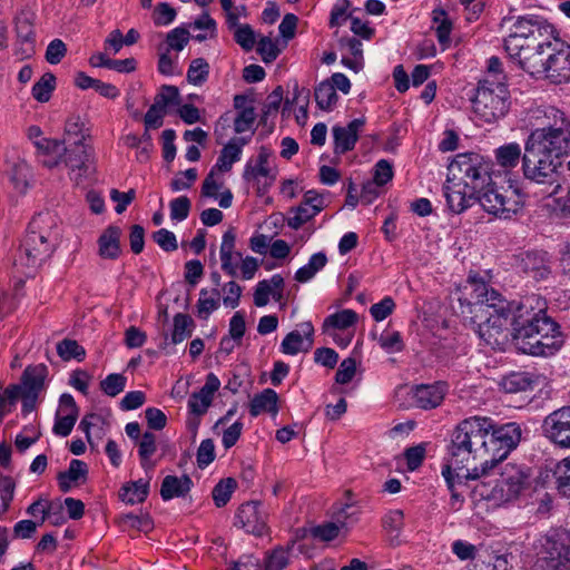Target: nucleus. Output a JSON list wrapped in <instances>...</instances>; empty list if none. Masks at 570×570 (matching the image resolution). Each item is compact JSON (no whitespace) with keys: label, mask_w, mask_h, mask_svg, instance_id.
Returning <instances> with one entry per match:
<instances>
[{"label":"nucleus","mask_w":570,"mask_h":570,"mask_svg":"<svg viewBox=\"0 0 570 570\" xmlns=\"http://www.w3.org/2000/svg\"><path fill=\"white\" fill-rule=\"evenodd\" d=\"M511 318V337L515 347L532 356H550L563 345L560 325L548 315V302L539 294L523 297Z\"/></svg>","instance_id":"nucleus-1"},{"label":"nucleus","mask_w":570,"mask_h":570,"mask_svg":"<svg viewBox=\"0 0 570 570\" xmlns=\"http://www.w3.org/2000/svg\"><path fill=\"white\" fill-rule=\"evenodd\" d=\"M491 164L475 153L459 154L449 166L443 190L449 209L460 214L474 204L490 183Z\"/></svg>","instance_id":"nucleus-2"},{"label":"nucleus","mask_w":570,"mask_h":570,"mask_svg":"<svg viewBox=\"0 0 570 570\" xmlns=\"http://www.w3.org/2000/svg\"><path fill=\"white\" fill-rule=\"evenodd\" d=\"M492 420L487 416H471L462 420L453 430L446 448L445 471L450 469L472 470V465L484 468L488 458V431Z\"/></svg>","instance_id":"nucleus-3"},{"label":"nucleus","mask_w":570,"mask_h":570,"mask_svg":"<svg viewBox=\"0 0 570 570\" xmlns=\"http://www.w3.org/2000/svg\"><path fill=\"white\" fill-rule=\"evenodd\" d=\"M542 132H531L522 156L523 177L529 184L541 187L540 196L556 195L561 188L560 158L566 154H557L543 141Z\"/></svg>","instance_id":"nucleus-4"},{"label":"nucleus","mask_w":570,"mask_h":570,"mask_svg":"<svg viewBox=\"0 0 570 570\" xmlns=\"http://www.w3.org/2000/svg\"><path fill=\"white\" fill-rule=\"evenodd\" d=\"M59 233L55 215L39 213L28 226L27 235L20 246L16 264L35 269L53 254L58 244Z\"/></svg>","instance_id":"nucleus-5"},{"label":"nucleus","mask_w":570,"mask_h":570,"mask_svg":"<svg viewBox=\"0 0 570 570\" xmlns=\"http://www.w3.org/2000/svg\"><path fill=\"white\" fill-rule=\"evenodd\" d=\"M522 431L518 423L510 422L498 425L492 422V429L488 431L487 448L489 450L484 468L472 466L464 475L465 479L487 478L494 471L508 454L517 448L521 440Z\"/></svg>","instance_id":"nucleus-6"},{"label":"nucleus","mask_w":570,"mask_h":570,"mask_svg":"<svg viewBox=\"0 0 570 570\" xmlns=\"http://www.w3.org/2000/svg\"><path fill=\"white\" fill-rule=\"evenodd\" d=\"M519 302L501 303L498 312H479V317H471L472 328L487 345L501 348L511 335V318L515 315Z\"/></svg>","instance_id":"nucleus-7"},{"label":"nucleus","mask_w":570,"mask_h":570,"mask_svg":"<svg viewBox=\"0 0 570 570\" xmlns=\"http://www.w3.org/2000/svg\"><path fill=\"white\" fill-rule=\"evenodd\" d=\"M475 116L484 122H493L503 117L509 109V91L505 85L488 79L480 81L472 98Z\"/></svg>","instance_id":"nucleus-8"},{"label":"nucleus","mask_w":570,"mask_h":570,"mask_svg":"<svg viewBox=\"0 0 570 570\" xmlns=\"http://www.w3.org/2000/svg\"><path fill=\"white\" fill-rule=\"evenodd\" d=\"M570 569V531L554 530L541 539L534 570Z\"/></svg>","instance_id":"nucleus-9"},{"label":"nucleus","mask_w":570,"mask_h":570,"mask_svg":"<svg viewBox=\"0 0 570 570\" xmlns=\"http://www.w3.org/2000/svg\"><path fill=\"white\" fill-rule=\"evenodd\" d=\"M476 202L489 214L504 219L518 214L524 206V202L517 190H500L491 177L489 185L478 195Z\"/></svg>","instance_id":"nucleus-10"},{"label":"nucleus","mask_w":570,"mask_h":570,"mask_svg":"<svg viewBox=\"0 0 570 570\" xmlns=\"http://www.w3.org/2000/svg\"><path fill=\"white\" fill-rule=\"evenodd\" d=\"M552 32V26L538 16L518 17L512 32L504 39L505 50L520 51L522 42L546 39Z\"/></svg>","instance_id":"nucleus-11"},{"label":"nucleus","mask_w":570,"mask_h":570,"mask_svg":"<svg viewBox=\"0 0 570 570\" xmlns=\"http://www.w3.org/2000/svg\"><path fill=\"white\" fill-rule=\"evenodd\" d=\"M547 125L543 128L532 132H542L544 142L557 154L570 153V119L566 114L554 107H549L544 111Z\"/></svg>","instance_id":"nucleus-12"},{"label":"nucleus","mask_w":570,"mask_h":570,"mask_svg":"<svg viewBox=\"0 0 570 570\" xmlns=\"http://www.w3.org/2000/svg\"><path fill=\"white\" fill-rule=\"evenodd\" d=\"M543 77L550 82L560 85L570 81V45L554 39L548 41Z\"/></svg>","instance_id":"nucleus-13"},{"label":"nucleus","mask_w":570,"mask_h":570,"mask_svg":"<svg viewBox=\"0 0 570 570\" xmlns=\"http://www.w3.org/2000/svg\"><path fill=\"white\" fill-rule=\"evenodd\" d=\"M89 147L81 142V138L75 139L72 146H65L62 163L70 169L69 176L77 185L89 175Z\"/></svg>","instance_id":"nucleus-14"},{"label":"nucleus","mask_w":570,"mask_h":570,"mask_svg":"<svg viewBox=\"0 0 570 570\" xmlns=\"http://www.w3.org/2000/svg\"><path fill=\"white\" fill-rule=\"evenodd\" d=\"M544 435L561 448H570V406L549 414L542 424Z\"/></svg>","instance_id":"nucleus-15"},{"label":"nucleus","mask_w":570,"mask_h":570,"mask_svg":"<svg viewBox=\"0 0 570 570\" xmlns=\"http://www.w3.org/2000/svg\"><path fill=\"white\" fill-rule=\"evenodd\" d=\"M47 374L48 368L43 364L28 366L22 373L21 384L9 385L6 389V394L11 401H17L21 392L39 395L43 389Z\"/></svg>","instance_id":"nucleus-16"},{"label":"nucleus","mask_w":570,"mask_h":570,"mask_svg":"<svg viewBox=\"0 0 570 570\" xmlns=\"http://www.w3.org/2000/svg\"><path fill=\"white\" fill-rule=\"evenodd\" d=\"M493 472L494 471L491 472L489 478L493 474ZM487 479L488 476L481 478V481L473 488L474 495L479 497L481 500L492 502L493 505L499 507L512 502L519 498L517 493L512 495H505L507 485H503L502 476L500 474L493 480Z\"/></svg>","instance_id":"nucleus-17"},{"label":"nucleus","mask_w":570,"mask_h":570,"mask_svg":"<svg viewBox=\"0 0 570 570\" xmlns=\"http://www.w3.org/2000/svg\"><path fill=\"white\" fill-rule=\"evenodd\" d=\"M471 297L474 303L471 304V313L479 317V312H498L497 305L501 303H509L502 295L492 287H489L484 282H472Z\"/></svg>","instance_id":"nucleus-18"},{"label":"nucleus","mask_w":570,"mask_h":570,"mask_svg":"<svg viewBox=\"0 0 570 570\" xmlns=\"http://www.w3.org/2000/svg\"><path fill=\"white\" fill-rule=\"evenodd\" d=\"M499 474L502 476L503 485H507L505 495L517 493L520 497L530 487V469L524 465L505 463L500 468Z\"/></svg>","instance_id":"nucleus-19"},{"label":"nucleus","mask_w":570,"mask_h":570,"mask_svg":"<svg viewBox=\"0 0 570 570\" xmlns=\"http://www.w3.org/2000/svg\"><path fill=\"white\" fill-rule=\"evenodd\" d=\"M236 518L248 533L262 535L266 530V514L262 510V503L258 501L242 504Z\"/></svg>","instance_id":"nucleus-20"},{"label":"nucleus","mask_w":570,"mask_h":570,"mask_svg":"<svg viewBox=\"0 0 570 570\" xmlns=\"http://www.w3.org/2000/svg\"><path fill=\"white\" fill-rule=\"evenodd\" d=\"M301 331L289 332L281 344L282 353L286 355H296L299 352H307L313 345L314 326L311 322H304L299 325Z\"/></svg>","instance_id":"nucleus-21"},{"label":"nucleus","mask_w":570,"mask_h":570,"mask_svg":"<svg viewBox=\"0 0 570 570\" xmlns=\"http://www.w3.org/2000/svg\"><path fill=\"white\" fill-rule=\"evenodd\" d=\"M365 125L363 118H356L348 122L347 126H334L332 129L334 138V153L345 154L354 149L358 139V132Z\"/></svg>","instance_id":"nucleus-22"},{"label":"nucleus","mask_w":570,"mask_h":570,"mask_svg":"<svg viewBox=\"0 0 570 570\" xmlns=\"http://www.w3.org/2000/svg\"><path fill=\"white\" fill-rule=\"evenodd\" d=\"M235 245L236 230L230 227L223 234L219 249L222 269L230 277L237 276L238 264L243 257L240 252L235 250Z\"/></svg>","instance_id":"nucleus-23"},{"label":"nucleus","mask_w":570,"mask_h":570,"mask_svg":"<svg viewBox=\"0 0 570 570\" xmlns=\"http://www.w3.org/2000/svg\"><path fill=\"white\" fill-rule=\"evenodd\" d=\"M219 386V379L214 373H209L200 391L193 393L188 401L190 412L198 416L204 415L210 406L214 394L218 391Z\"/></svg>","instance_id":"nucleus-24"},{"label":"nucleus","mask_w":570,"mask_h":570,"mask_svg":"<svg viewBox=\"0 0 570 570\" xmlns=\"http://www.w3.org/2000/svg\"><path fill=\"white\" fill-rule=\"evenodd\" d=\"M445 396V384H422L413 389V402L423 410L438 407Z\"/></svg>","instance_id":"nucleus-25"},{"label":"nucleus","mask_w":570,"mask_h":570,"mask_svg":"<svg viewBox=\"0 0 570 570\" xmlns=\"http://www.w3.org/2000/svg\"><path fill=\"white\" fill-rule=\"evenodd\" d=\"M522 271L537 281L546 279L551 273L550 261L544 252H527L520 262Z\"/></svg>","instance_id":"nucleus-26"},{"label":"nucleus","mask_w":570,"mask_h":570,"mask_svg":"<svg viewBox=\"0 0 570 570\" xmlns=\"http://www.w3.org/2000/svg\"><path fill=\"white\" fill-rule=\"evenodd\" d=\"M121 229L118 226L107 227L98 238V254L104 259H117L121 253Z\"/></svg>","instance_id":"nucleus-27"},{"label":"nucleus","mask_w":570,"mask_h":570,"mask_svg":"<svg viewBox=\"0 0 570 570\" xmlns=\"http://www.w3.org/2000/svg\"><path fill=\"white\" fill-rule=\"evenodd\" d=\"M193 481L187 474L180 478L166 475L161 482L160 497L164 501H169L174 498H184L189 493Z\"/></svg>","instance_id":"nucleus-28"},{"label":"nucleus","mask_w":570,"mask_h":570,"mask_svg":"<svg viewBox=\"0 0 570 570\" xmlns=\"http://www.w3.org/2000/svg\"><path fill=\"white\" fill-rule=\"evenodd\" d=\"M278 395L272 389H265L256 394L249 403V413L256 417L263 412H268L272 415L278 413Z\"/></svg>","instance_id":"nucleus-29"},{"label":"nucleus","mask_w":570,"mask_h":570,"mask_svg":"<svg viewBox=\"0 0 570 570\" xmlns=\"http://www.w3.org/2000/svg\"><path fill=\"white\" fill-rule=\"evenodd\" d=\"M535 385V377L528 372H512L504 376L501 386L507 393H520L532 391Z\"/></svg>","instance_id":"nucleus-30"},{"label":"nucleus","mask_w":570,"mask_h":570,"mask_svg":"<svg viewBox=\"0 0 570 570\" xmlns=\"http://www.w3.org/2000/svg\"><path fill=\"white\" fill-rule=\"evenodd\" d=\"M149 492V481L139 479L137 481L122 485L119 497L129 504L141 503L146 500Z\"/></svg>","instance_id":"nucleus-31"},{"label":"nucleus","mask_w":570,"mask_h":570,"mask_svg":"<svg viewBox=\"0 0 570 570\" xmlns=\"http://www.w3.org/2000/svg\"><path fill=\"white\" fill-rule=\"evenodd\" d=\"M89 62L92 67H105L118 72H131L136 69V60L134 58L114 60L108 58L102 52L92 55L89 59Z\"/></svg>","instance_id":"nucleus-32"},{"label":"nucleus","mask_w":570,"mask_h":570,"mask_svg":"<svg viewBox=\"0 0 570 570\" xmlns=\"http://www.w3.org/2000/svg\"><path fill=\"white\" fill-rule=\"evenodd\" d=\"M219 297L220 294L218 289L214 288L212 291H207L203 288L199 293V298L197 302V316L202 320H207L208 316L218 308L219 306Z\"/></svg>","instance_id":"nucleus-33"},{"label":"nucleus","mask_w":570,"mask_h":570,"mask_svg":"<svg viewBox=\"0 0 570 570\" xmlns=\"http://www.w3.org/2000/svg\"><path fill=\"white\" fill-rule=\"evenodd\" d=\"M315 101L320 109L332 110L338 100L334 85L330 80L322 81L314 90Z\"/></svg>","instance_id":"nucleus-34"},{"label":"nucleus","mask_w":570,"mask_h":570,"mask_svg":"<svg viewBox=\"0 0 570 570\" xmlns=\"http://www.w3.org/2000/svg\"><path fill=\"white\" fill-rule=\"evenodd\" d=\"M194 321L188 314L178 313L174 316V330L170 335V343L176 345L191 336Z\"/></svg>","instance_id":"nucleus-35"},{"label":"nucleus","mask_w":570,"mask_h":570,"mask_svg":"<svg viewBox=\"0 0 570 570\" xmlns=\"http://www.w3.org/2000/svg\"><path fill=\"white\" fill-rule=\"evenodd\" d=\"M116 522L118 523L122 531L134 529L137 531L148 532L154 527L153 521L148 514H121L117 518Z\"/></svg>","instance_id":"nucleus-36"},{"label":"nucleus","mask_w":570,"mask_h":570,"mask_svg":"<svg viewBox=\"0 0 570 570\" xmlns=\"http://www.w3.org/2000/svg\"><path fill=\"white\" fill-rule=\"evenodd\" d=\"M239 158L240 147L236 144L235 139H232L220 150L217 163L213 168L223 173L229 171L233 164L239 160Z\"/></svg>","instance_id":"nucleus-37"},{"label":"nucleus","mask_w":570,"mask_h":570,"mask_svg":"<svg viewBox=\"0 0 570 570\" xmlns=\"http://www.w3.org/2000/svg\"><path fill=\"white\" fill-rule=\"evenodd\" d=\"M327 263V257L323 252L313 254L306 265L298 268L295 273V279L299 283L308 282Z\"/></svg>","instance_id":"nucleus-38"},{"label":"nucleus","mask_w":570,"mask_h":570,"mask_svg":"<svg viewBox=\"0 0 570 570\" xmlns=\"http://www.w3.org/2000/svg\"><path fill=\"white\" fill-rule=\"evenodd\" d=\"M466 474L465 470H458L450 469L449 473L445 471V465L442 469V475L444 476L448 488L451 491V505L455 509H458L455 505L456 503L461 504L463 502V497L455 491L456 484H463L469 479H465L464 475Z\"/></svg>","instance_id":"nucleus-39"},{"label":"nucleus","mask_w":570,"mask_h":570,"mask_svg":"<svg viewBox=\"0 0 570 570\" xmlns=\"http://www.w3.org/2000/svg\"><path fill=\"white\" fill-rule=\"evenodd\" d=\"M547 48L535 50L532 56L524 57L520 66L525 72L534 77H543L546 70Z\"/></svg>","instance_id":"nucleus-40"},{"label":"nucleus","mask_w":570,"mask_h":570,"mask_svg":"<svg viewBox=\"0 0 570 570\" xmlns=\"http://www.w3.org/2000/svg\"><path fill=\"white\" fill-rule=\"evenodd\" d=\"M357 321V314L352 309H343L327 316L324 320L323 328L326 331L328 327L345 330L354 325Z\"/></svg>","instance_id":"nucleus-41"},{"label":"nucleus","mask_w":570,"mask_h":570,"mask_svg":"<svg viewBox=\"0 0 570 570\" xmlns=\"http://www.w3.org/2000/svg\"><path fill=\"white\" fill-rule=\"evenodd\" d=\"M521 157V148L518 144H508L495 150V158L500 166L504 168L515 167Z\"/></svg>","instance_id":"nucleus-42"},{"label":"nucleus","mask_w":570,"mask_h":570,"mask_svg":"<svg viewBox=\"0 0 570 570\" xmlns=\"http://www.w3.org/2000/svg\"><path fill=\"white\" fill-rule=\"evenodd\" d=\"M56 87V77L51 72H46L42 77L33 85L32 96L39 102H47Z\"/></svg>","instance_id":"nucleus-43"},{"label":"nucleus","mask_w":570,"mask_h":570,"mask_svg":"<svg viewBox=\"0 0 570 570\" xmlns=\"http://www.w3.org/2000/svg\"><path fill=\"white\" fill-rule=\"evenodd\" d=\"M237 487V482L233 478L220 480L213 489L212 495L217 508L225 507L229 501L232 493Z\"/></svg>","instance_id":"nucleus-44"},{"label":"nucleus","mask_w":570,"mask_h":570,"mask_svg":"<svg viewBox=\"0 0 570 570\" xmlns=\"http://www.w3.org/2000/svg\"><path fill=\"white\" fill-rule=\"evenodd\" d=\"M291 213L294 215L287 218V225L293 229H298L321 212L315 210L311 205H305V202L302 200L296 208L291 209Z\"/></svg>","instance_id":"nucleus-45"},{"label":"nucleus","mask_w":570,"mask_h":570,"mask_svg":"<svg viewBox=\"0 0 570 570\" xmlns=\"http://www.w3.org/2000/svg\"><path fill=\"white\" fill-rule=\"evenodd\" d=\"M138 453L144 468H154V464H149L151 455L156 452V435L153 432H145L141 439L137 441Z\"/></svg>","instance_id":"nucleus-46"},{"label":"nucleus","mask_w":570,"mask_h":570,"mask_svg":"<svg viewBox=\"0 0 570 570\" xmlns=\"http://www.w3.org/2000/svg\"><path fill=\"white\" fill-rule=\"evenodd\" d=\"M209 75V65L204 58L191 60L187 70V80L195 86L203 85Z\"/></svg>","instance_id":"nucleus-47"},{"label":"nucleus","mask_w":570,"mask_h":570,"mask_svg":"<svg viewBox=\"0 0 570 570\" xmlns=\"http://www.w3.org/2000/svg\"><path fill=\"white\" fill-rule=\"evenodd\" d=\"M57 353L63 361L71 358L82 361L86 356L85 348L75 340L65 338L57 345Z\"/></svg>","instance_id":"nucleus-48"},{"label":"nucleus","mask_w":570,"mask_h":570,"mask_svg":"<svg viewBox=\"0 0 570 570\" xmlns=\"http://www.w3.org/2000/svg\"><path fill=\"white\" fill-rule=\"evenodd\" d=\"M16 31L22 42L35 41L33 18L31 13L21 12L16 18Z\"/></svg>","instance_id":"nucleus-49"},{"label":"nucleus","mask_w":570,"mask_h":570,"mask_svg":"<svg viewBox=\"0 0 570 570\" xmlns=\"http://www.w3.org/2000/svg\"><path fill=\"white\" fill-rule=\"evenodd\" d=\"M283 100V88L281 86L276 87L266 99V102L264 104L262 116H261V125L266 126L268 117L271 115H276L281 102Z\"/></svg>","instance_id":"nucleus-50"},{"label":"nucleus","mask_w":570,"mask_h":570,"mask_svg":"<svg viewBox=\"0 0 570 570\" xmlns=\"http://www.w3.org/2000/svg\"><path fill=\"white\" fill-rule=\"evenodd\" d=\"M168 105H180L179 90L176 86L164 85L155 97L154 106L165 111Z\"/></svg>","instance_id":"nucleus-51"},{"label":"nucleus","mask_w":570,"mask_h":570,"mask_svg":"<svg viewBox=\"0 0 570 570\" xmlns=\"http://www.w3.org/2000/svg\"><path fill=\"white\" fill-rule=\"evenodd\" d=\"M472 570H510V568L507 557L488 554L485 558H478Z\"/></svg>","instance_id":"nucleus-52"},{"label":"nucleus","mask_w":570,"mask_h":570,"mask_svg":"<svg viewBox=\"0 0 570 570\" xmlns=\"http://www.w3.org/2000/svg\"><path fill=\"white\" fill-rule=\"evenodd\" d=\"M558 490L566 497H570V456L560 461L554 470Z\"/></svg>","instance_id":"nucleus-53"},{"label":"nucleus","mask_w":570,"mask_h":570,"mask_svg":"<svg viewBox=\"0 0 570 570\" xmlns=\"http://www.w3.org/2000/svg\"><path fill=\"white\" fill-rule=\"evenodd\" d=\"M127 379L122 374L112 373L100 382L101 391L108 396H116L126 387Z\"/></svg>","instance_id":"nucleus-54"},{"label":"nucleus","mask_w":570,"mask_h":570,"mask_svg":"<svg viewBox=\"0 0 570 570\" xmlns=\"http://www.w3.org/2000/svg\"><path fill=\"white\" fill-rule=\"evenodd\" d=\"M78 138H81V142H85L83 122L79 116H72L66 121L63 142L72 146L73 140Z\"/></svg>","instance_id":"nucleus-55"},{"label":"nucleus","mask_w":570,"mask_h":570,"mask_svg":"<svg viewBox=\"0 0 570 570\" xmlns=\"http://www.w3.org/2000/svg\"><path fill=\"white\" fill-rule=\"evenodd\" d=\"M88 474V466L87 464L81 461L73 459L71 460L69 468L67 471L59 472L57 475V479L67 478L69 481L77 482L82 481L85 482Z\"/></svg>","instance_id":"nucleus-56"},{"label":"nucleus","mask_w":570,"mask_h":570,"mask_svg":"<svg viewBox=\"0 0 570 570\" xmlns=\"http://www.w3.org/2000/svg\"><path fill=\"white\" fill-rule=\"evenodd\" d=\"M548 47V41H546V39H542V40H535L533 42H522V48L520 49V51H511V50H507L509 57L514 60L519 67L522 65V61H523V58L524 57H530L532 56V52H534L535 50H540L542 48H547Z\"/></svg>","instance_id":"nucleus-57"},{"label":"nucleus","mask_w":570,"mask_h":570,"mask_svg":"<svg viewBox=\"0 0 570 570\" xmlns=\"http://www.w3.org/2000/svg\"><path fill=\"white\" fill-rule=\"evenodd\" d=\"M403 520L402 510H392L383 518V527L393 538H399L404 525Z\"/></svg>","instance_id":"nucleus-58"},{"label":"nucleus","mask_w":570,"mask_h":570,"mask_svg":"<svg viewBox=\"0 0 570 570\" xmlns=\"http://www.w3.org/2000/svg\"><path fill=\"white\" fill-rule=\"evenodd\" d=\"M256 120V112L253 106H249L247 109H243L238 111L236 118L234 119V130L236 134H242L247 130H250L254 122Z\"/></svg>","instance_id":"nucleus-59"},{"label":"nucleus","mask_w":570,"mask_h":570,"mask_svg":"<svg viewBox=\"0 0 570 570\" xmlns=\"http://www.w3.org/2000/svg\"><path fill=\"white\" fill-rule=\"evenodd\" d=\"M234 39L245 51L252 50L256 43L255 32L249 24L237 27Z\"/></svg>","instance_id":"nucleus-60"},{"label":"nucleus","mask_w":570,"mask_h":570,"mask_svg":"<svg viewBox=\"0 0 570 570\" xmlns=\"http://www.w3.org/2000/svg\"><path fill=\"white\" fill-rule=\"evenodd\" d=\"M190 206L191 204L187 196H180L173 199L169 204L170 218L178 222L186 219L189 215Z\"/></svg>","instance_id":"nucleus-61"},{"label":"nucleus","mask_w":570,"mask_h":570,"mask_svg":"<svg viewBox=\"0 0 570 570\" xmlns=\"http://www.w3.org/2000/svg\"><path fill=\"white\" fill-rule=\"evenodd\" d=\"M287 564L288 552L283 548H276L267 556L264 570H283Z\"/></svg>","instance_id":"nucleus-62"},{"label":"nucleus","mask_w":570,"mask_h":570,"mask_svg":"<svg viewBox=\"0 0 570 570\" xmlns=\"http://www.w3.org/2000/svg\"><path fill=\"white\" fill-rule=\"evenodd\" d=\"M257 52L264 62L269 63L276 60L281 51L269 37H262L257 43Z\"/></svg>","instance_id":"nucleus-63"},{"label":"nucleus","mask_w":570,"mask_h":570,"mask_svg":"<svg viewBox=\"0 0 570 570\" xmlns=\"http://www.w3.org/2000/svg\"><path fill=\"white\" fill-rule=\"evenodd\" d=\"M151 237L154 242L165 252H174L178 247L175 234L166 228H161L153 233Z\"/></svg>","instance_id":"nucleus-64"}]
</instances>
